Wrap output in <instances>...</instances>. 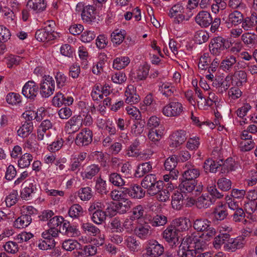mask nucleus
Returning <instances> with one entry per match:
<instances>
[{"label":"nucleus","mask_w":257,"mask_h":257,"mask_svg":"<svg viewBox=\"0 0 257 257\" xmlns=\"http://www.w3.org/2000/svg\"><path fill=\"white\" fill-rule=\"evenodd\" d=\"M187 249L180 248L178 254L180 257H211L208 252H202L206 248V243L200 237L189 236L187 239Z\"/></svg>","instance_id":"1"},{"label":"nucleus","mask_w":257,"mask_h":257,"mask_svg":"<svg viewBox=\"0 0 257 257\" xmlns=\"http://www.w3.org/2000/svg\"><path fill=\"white\" fill-rule=\"evenodd\" d=\"M162 181L157 180L154 174L146 175L141 182V186L147 190V193L150 196H154L160 191V186H162Z\"/></svg>","instance_id":"2"},{"label":"nucleus","mask_w":257,"mask_h":257,"mask_svg":"<svg viewBox=\"0 0 257 257\" xmlns=\"http://www.w3.org/2000/svg\"><path fill=\"white\" fill-rule=\"evenodd\" d=\"M229 47L228 41L222 37H217L211 39L209 45L210 53L216 56L220 55Z\"/></svg>","instance_id":"3"},{"label":"nucleus","mask_w":257,"mask_h":257,"mask_svg":"<svg viewBox=\"0 0 257 257\" xmlns=\"http://www.w3.org/2000/svg\"><path fill=\"white\" fill-rule=\"evenodd\" d=\"M179 188L182 192L192 193L193 195L197 196L203 190L201 183L197 184L196 180L185 179L179 185Z\"/></svg>","instance_id":"4"},{"label":"nucleus","mask_w":257,"mask_h":257,"mask_svg":"<svg viewBox=\"0 0 257 257\" xmlns=\"http://www.w3.org/2000/svg\"><path fill=\"white\" fill-rule=\"evenodd\" d=\"M40 94L44 98H48L52 95L55 90V81L49 75H45L41 82Z\"/></svg>","instance_id":"5"},{"label":"nucleus","mask_w":257,"mask_h":257,"mask_svg":"<svg viewBox=\"0 0 257 257\" xmlns=\"http://www.w3.org/2000/svg\"><path fill=\"white\" fill-rule=\"evenodd\" d=\"M183 111V107L180 102L171 101L163 107L162 112L166 116L177 117L180 115Z\"/></svg>","instance_id":"6"},{"label":"nucleus","mask_w":257,"mask_h":257,"mask_svg":"<svg viewBox=\"0 0 257 257\" xmlns=\"http://www.w3.org/2000/svg\"><path fill=\"white\" fill-rule=\"evenodd\" d=\"M184 11L185 8L181 4H177L170 9L169 16L170 18H174V23L179 24L184 21H188L190 19L189 16L184 15Z\"/></svg>","instance_id":"7"},{"label":"nucleus","mask_w":257,"mask_h":257,"mask_svg":"<svg viewBox=\"0 0 257 257\" xmlns=\"http://www.w3.org/2000/svg\"><path fill=\"white\" fill-rule=\"evenodd\" d=\"M164 252L163 245L155 239L148 241L146 247V253L150 257H160Z\"/></svg>","instance_id":"8"},{"label":"nucleus","mask_w":257,"mask_h":257,"mask_svg":"<svg viewBox=\"0 0 257 257\" xmlns=\"http://www.w3.org/2000/svg\"><path fill=\"white\" fill-rule=\"evenodd\" d=\"M92 132L89 129L85 128L77 135L75 143L79 147L88 145L92 141Z\"/></svg>","instance_id":"9"},{"label":"nucleus","mask_w":257,"mask_h":257,"mask_svg":"<svg viewBox=\"0 0 257 257\" xmlns=\"http://www.w3.org/2000/svg\"><path fill=\"white\" fill-rule=\"evenodd\" d=\"M162 237L170 245L173 246L176 245L178 242V235L175 227L173 225H169L162 233Z\"/></svg>","instance_id":"10"},{"label":"nucleus","mask_w":257,"mask_h":257,"mask_svg":"<svg viewBox=\"0 0 257 257\" xmlns=\"http://www.w3.org/2000/svg\"><path fill=\"white\" fill-rule=\"evenodd\" d=\"M183 177L184 179L195 180L200 175V171L190 162H187L183 167Z\"/></svg>","instance_id":"11"},{"label":"nucleus","mask_w":257,"mask_h":257,"mask_svg":"<svg viewBox=\"0 0 257 257\" xmlns=\"http://www.w3.org/2000/svg\"><path fill=\"white\" fill-rule=\"evenodd\" d=\"M122 193L133 198L141 199L145 196L146 191L137 184L131 185L129 187H123Z\"/></svg>","instance_id":"12"},{"label":"nucleus","mask_w":257,"mask_h":257,"mask_svg":"<svg viewBox=\"0 0 257 257\" xmlns=\"http://www.w3.org/2000/svg\"><path fill=\"white\" fill-rule=\"evenodd\" d=\"M81 8H83L81 17L84 22L90 24L95 20V8L93 6L88 5L84 7L81 3H79L77 5L76 8L81 9Z\"/></svg>","instance_id":"13"},{"label":"nucleus","mask_w":257,"mask_h":257,"mask_svg":"<svg viewBox=\"0 0 257 257\" xmlns=\"http://www.w3.org/2000/svg\"><path fill=\"white\" fill-rule=\"evenodd\" d=\"M83 118L80 115H74L66 123L65 130L69 134L77 132L82 126Z\"/></svg>","instance_id":"14"},{"label":"nucleus","mask_w":257,"mask_h":257,"mask_svg":"<svg viewBox=\"0 0 257 257\" xmlns=\"http://www.w3.org/2000/svg\"><path fill=\"white\" fill-rule=\"evenodd\" d=\"M38 86L33 81H28L24 86L22 93L26 97L34 99L38 92Z\"/></svg>","instance_id":"15"},{"label":"nucleus","mask_w":257,"mask_h":257,"mask_svg":"<svg viewBox=\"0 0 257 257\" xmlns=\"http://www.w3.org/2000/svg\"><path fill=\"white\" fill-rule=\"evenodd\" d=\"M195 22L201 27L207 28L212 23V18L208 12L201 11L196 15Z\"/></svg>","instance_id":"16"},{"label":"nucleus","mask_w":257,"mask_h":257,"mask_svg":"<svg viewBox=\"0 0 257 257\" xmlns=\"http://www.w3.org/2000/svg\"><path fill=\"white\" fill-rule=\"evenodd\" d=\"M245 243L244 237L239 236L235 238L229 239V242H227L226 245H224V248L227 251H234L236 249L243 247Z\"/></svg>","instance_id":"17"},{"label":"nucleus","mask_w":257,"mask_h":257,"mask_svg":"<svg viewBox=\"0 0 257 257\" xmlns=\"http://www.w3.org/2000/svg\"><path fill=\"white\" fill-rule=\"evenodd\" d=\"M186 131L179 130L174 133L171 137V143L170 146L172 148H176L182 144L187 139Z\"/></svg>","instance_id":"18"},{"label":"nucleus","mask_w":257,"mask_h":257,"mask_svg":"<svg viewBox=\"0 0 257 257\" xmlns=\"http://www.w3.org/2000/svg\"><path fill=\"white\" fill-rule=\"evenodd\" d=\"M134 233L139 238L145 239L151 234V226L146 222L139 224L135 228Z\"/></svg>","instance_id":"19"},{"label":"nucleus","mask_w":257,"mask_h":257,"mask_svg":"<svg viewBox=\"0 0 257 257\" xmlns=\"http://www.w3.org/2000/svg\"><path fill=\"white\" fill-rule=\"evenodd\" d=\"M215 199L208 195L202 194L196 201V206L199 209L207 208L215 202Z\"/></svg>","instance_id":"20"},{"label":"nucleus","mask_w":257,"mask_h":257,"mask_svg":"<svg viewBox=\"0 0 257 257\" xmlns=\"http://www.w3.org/2000/svg\"><path fill=\"white\" fill-rule=\"evenodd\" d=\"M185 203V199L181 192H175L172 196L171 205L174 209L180 210Z\"/></svg>","instance_id":"21"},{"label":"nucleus","mask_w":257,"mask_h":257,"mask_svg":"<svg viewBox=\"0 0 257 257\" xmlns=\"http://www.w3.org/2000/svg\"><path fill=\"white\" fill-rule=\"evenodd\" d=\"M257 24V15L255 13H252L250 16L243 18L241 27L245 31H248Z\"/></svg>","instance_id":"22"},{"label":"nucleus","mask_w":257,"mask_h":257,"mask_svg":"<svg viewBox=\"0 0 257 257\" xmlns=\"http://www.w3.org/2000/svg\"><path fill=\"white\" fill-rule=\"evenodd\" d=\"M213 214L217 220H224L228 215L226 204L219 202L214 208Z\"/></svg>","instance_id":"23"},{"label":"nucleus","mask_w":257,"mask_h":257,"mask_svg":"<svg viewBox=\"0 0 257 257\" xmlns=\"http://www.w3.org/2000/svg\"><path fill=\"white\" fill-rule=\"evenodd\" d=\"M211 221L204 218H197L193 221V226L195 230L203 232L211 225Z\"/></svg>","instance_id":"24"},{"label":"nucleus","mask_w":257,"mask_h":257,"mask_svg":"<svg viewBox=\"0 0 257 257\" xmlns=\"http://www.w3.org/2000/svg\"><path fill=\"white\" fill-rule=\"evenodd\" d=\"M111 205L106 203L100 202L99 201H95L90 203V206L88 208L89 212H93L95 210H105L108 213H110V210L112 209L111 207Z\"/></svg>","instance_id":"25"},{"label":"nucleus","mask_w":257,"mask_h":257,"mask_svg":"<svg viewBox=\"0 0 257 257\" xmlns=\"http://www.w3.org/2000/svg\"><path fill=\"white\" fill-rule=\"evenodd\" d=\"M31 222V216L29 214H23L15 221L14 226L17 228H24L27 227Z\"/></svg>","instance_id":"26"},{"label":"nucleus","mask_w":257,"mask_h":257,"mask_svg":"<svg viewBox=\"0 0 257 257\" xmlns=\"http://www.w3.org/2000/svg\"><path fill=\"white\" fill-rule=\"evenodd\" d=\"M159 90L163 96L168 98L174 95V93L176 91L175 87L171 84L165 82L160 86Z\"/></svg>","instance_id":"27"},{"label":"nucleus","mask_w":257,"mask_h":257,"mask_svg":"<svg viewBox=\"0 0 257 257\" xmlns=\"http://www.w3.org/2000/svg\"><path fill=\"white\" fill-rule=\"evenodd\" d=\"M27 6L37 12H41L45 10L46 3L45 0H29Z\"/></svg>","instance_id":"28"},{"label":"nucleus","mask_w":257,"mask_h":257,"mask_svg":"<svg viewBox=\"0 0 257 257\" xmlns=\"http://www.w3.org/2000/svg\"><path fill=\"white\" fill-rule=\"evenodd\" d=\"M33 128L32 122L25 121L18 130V135L22 138H26L33 132Z\"/></svg>","instance_id":"29"},{"label":"nucleus","mask_w":257,"mask_h":257,"mask_svg":"<svg viewBox=\"0 0 257 257\" xmlns=\"http://www.w3.org/2000/svg\"><path fill=\"white\" fill-rule=\"evenodd\" d=\"M188 219L186 218H179L173 221V227H175L176 231L183 232L189 228L188 224Z\"/></svg>","instance_id":"30"},{"label":"nucleus","mask_w":257,"mask_h":257,"mask_svg":"<svg viewBox=\"0 0 257 257\" xmlns=\"http://www.w3.org/2000/svg\"><path fill=\"white\" fill-rule=\"evenodd\" d=\"M221 166L219 162H215L211 159L205 160L203 165V168L206 173H215L217 169Z\"/></svg>","instance_id":"31"},{"label":"nucleus","mask_w":257,"mask_h":257,"mask_svg":"<svg viewBox=\"0 0 257 257\" xmlns=\"http://www.w3.org/2000/svg\"><path fill=\"white\" fill-rule=\"evenodd\" d=\"M139 140H136L128 148L126 151V155L130 157H138L140 155Z\"/></svg>","instance_id":"32"},{"label":"nucleus","mask_w":257,"mask_h":257,"mask_svg":"<svg viewBox=\"0 0 257 257\" xmlns=\"http://www.w3.org/2000/svg\"><path fill=\"white\" fill-rule=\"evenodd\" d=\"M235 80V85L239 87L247 81V74L244 71L239 70L235 72L233 75V80Z\"/></svg>","instance_id":"33"},{"label":"nucleus","mask_w":257,"mask_h":257,"mask_svg":"<svg viewBox=\"0 0 257 257\" xmlns=\"http://www.w3.org/2000/svg\"><path fill=\"white\" fill-rule=\"evenodd\" d=\"M106 211L101 210H95L92 212L91 219L93 222L97 224H101L106 219Z\"/></svg>","instance_id":"34"},{"label":"nucleus","mask_w":257,"mask_h":257,"mask_svg":"<svg viewBox=\"0 0 257 257\" xmlns=\"http://www.w3.org/2000/svg\"><path fill=\"white\" fill-rule=\"evenodd\" d=\"M130 62L128 57H120L113 61V67L116 70H120L125 67Z\"/></svg>","instance_id":"35"},{"label":"nucleus","mask_w":257,"mask_h":257,"mask_svg":"<svg viewBox=\"0 0 257 257\" xmlns=\"http://www.w3.org/2000/svg\"><path fill=\"white\" fill-rule=\"evenodd\" d=\"M83 213L82 207L78 204L72 205L69 208L68 214L70 217L73 218H78Z\"/></svg>","instance_id":"36"},{"label":"nucleus","mask_w":257,"mask_h":257,"mask_svg":"<svg viewBox=\"0 0 257 257\" xmlns=\"http://www.w3.org/2000/svg\"><path fill=\"white\" fill-rule=\"evenodd\" d=\"M35 37L39 41H49L51 39V33L46 28L42 29L36 31Z\"/></svg>","instance_id":"37"},{"label":"nucleus","mask_w":257,"mask_h":257,"mask_svg":"<svg viewBox=\"0 0 257 257\" xmlns=\"http://www.w3.org/2000/svg\"><path fill=\"white\" fill-rule=\"evenodd\" d=\"M151 224L154 227L164 226L167 222V217L162 214H157L150 220Z\"/></svg>","instance_id":"38"},{"label":"nucleus","mask_w":257,"mask_h":257,"mask_svg":"<svg viewBox=\"0 0 257 257\" xmlns=\"http://www.w3.org/2000/svg\"><path fill=\"white\" fill-rule=\"evenodd\" d=\"M152 169V165L150 162H146L140 164L136 171L137 177H141L146 173L149 172Z\"/></svg>","instance_id":"39"},{"label":"nucleus","mask_w":257,"mask_h":257,"mask_svg":"<svg viewBox=\"0 0 257 257\" xmlns=\"http://www.w3.org/2000/svg\"><path fill=\"white\" fill-rule=\"evenodd\" d=\"M150 66L147 64L141 65L137 71L136 78L139 80H145L148 76Z\"/></svg>","instance_id":"40"},{"label":"nucleus","mask_w":257,"mask_h":257,"mask_svg":"<svg viewBox=\"0 0 257 257\" xmlns=\"http://www.w3.org/2000/svg\"><path fill=\"white\" fill-rule=\"evenodd\" d=\"M33 157L29 153L24 154L18 161V166L21 168L28 167L32 161Z\"/></svg>","instance_id":"41"},{"label":"nucleus","mask_w":257,"mask_h":257,"mask_svg":"<svg viewBox=\"0 0 257 257\" xmlns=\"http://www.w3.org/2000/svg\"><path fill=\"white\" fill-rule=\"evenodd\" d=\"M177 165V157L175 155L169 157L165 162L164 167L166 170L170 172L178 171L175 169Z\"/></svg>","instance_id":"42"},{"label":"nucleus","mask_w":257,"mask_h":257,"mask_svg":"<svg viewBox=\"0 0 257 257\" xmlns=\"http://www.w3.org/2000/svg\"><path fill=\"white\" fill-rule=\"evenodd\" d=\"M241 40L246 45H253L257 43V35L254 33H245L241 36Z\"/></svg>","instance_id":"43"},{"label":"nucleus","mask_w":257,"mask_h":257,"mask_svg":"<svg viewBox=\"0 0 257 257\" xmlns=\"http://www.w3.org/2000/svg\"><path fill=\"white\" fill-rule=\"evenodd\" d=\"M243 15L238 11H235L229 15V22L234 25H237L242 23Z\"/></svg>","instance_id":"44"},{"label":"nucleus","mask_w":257,"mask_h":257,"mask_svg":"<svg viewBox=\"0 0 257 257\" xmlns=\"http://www.w3.org/2000/svg\"><path fill=\"white\" fill-rule=\"evenodd\" d=\"M132 202L127 199L121 200L116 205V208L119 213L123 214L130 210Z\"/></svg>","instance_id":"45"},{"label":"nucleus","mask_w":257,"mask_h":257,"mask_svg":"<svg viewBox=\"0 0 257 257\" xmlns=\"http://www.w3.org/2000/svg\"><path fill=\"white\" fill-rule=\"evenodd\" d=\"M109 180L115 186L122 187L125 185V182L123 179L119 174L116 173H111L109 175Z\"/></svg>","instance_id":"46"},{"label":"nucleus","mask_w":257,"mask_h":257,"mask_svg":"<svg viewBox=\"0 0 257 257\" xmlns=\"http://www.w3.org/2000/svg\"><path fill=\"white\" fill-rule=\"evenodd\" d=\"M209 38V34L204 30H200L196 32L194 39L196 43L201 44L208 41Z\"/></svg>","instance_id":"47"},{"label":"nucleus","mask_w":257,"mask_h":257,"mask_svg":"<svg viewBox=\"0 0 257 257\" xmlns=\"http://www.w3.org/2000/svg\"><path fill=\"white\" fill-rule=\"evenodd\" d=\"M236 62V58L233 56L226 57L220 64V68L223 70H229Z\"/></svg>","instance_id":"48"},{"label":"nucleus","mask_w":257,"mask_h":257,"mask_svg":"<svg viewBox=\"0 0 257 257\" xmlns=\"http://www.w3.org/2000/svg\"><path fill=\"white\" fill-rule=\"evenodd\" d=\"M97 252V246L94 245L88 244L84 247L81 251L78 252V255H85L86 256H92Z\"/></svg>","instance_id":"49"},{"label":"nucleus","mask_w":257,"mask_h":257,"mask_svg":"<svg viewBox=\"0 0 257 257\" xmlns=\"http://www.w3.org/2000/svg\"><path fill=\"white\" fill-rule=\"evenodd\" d=\"M135 222V220L131 217L126 218L122 224L123 230H125L126 232L129 233L135 232L136 227Z\"/></svg>","instance_id":"50"},{"label":"nucleus","mask_w":257,"mask_h":257,"mask_svg":"<svg viewBox=\"0 0 257 257\" xmlns=\"http://www.w3.org/2000/svg\"><path fill=\"white\" fill-rule=\"evenodd\" d=\"M36 190V187L33 184H30L28 186L25 187L22 191L21 196L22 199L28 200L29 198L32 197V195L35 193Z\"/></svg>","instance_id":"51"},{"label":"nucleus","mask_w":257,"mask_h":257,"mask_svg":"<svg viewBox=\"0 0 257 257\" xmlns=\"http://www.w3.org/2000/svg\"><path fill=\"white\" fill-rule=\"evenodd\" d=\"M80 244L77 241L73 239H68L65 240L62 244V247L66 250L72 251L77 248Z\"/></svg>","instance_id":"52"},{"label":"nucleus","mask_w":257,"mask_h":257,"mask_svg":"<svg viewBox=\"0 0 257 257\" xmlns=\"http://www.w3.org/2000/svg\"><path fill=\"white\" fill-rule=\"evenodd\" d=\"M217 186L218 188L223 191L229 190L231 187V181L226 178H221L217 181Z\"/></svg>","instance_id":"53"},{"label":"nucleus","mask_w":257,"mask_h":257,"mask_svg":"<svg viewBox=\"0 0 257 257\" xmlns=\"http://www.w3.org/2000/svg\"><path fill=\"white\" fill-rule=\"evenodd\" d=\"M78 196L83 201L90 200L92 196L91 189L88 187L81 188L78 192Z\"/></svg>","instance_id":"54"},{"label":"nucleus","mask_w":257,"mask_h":257,"mask_svg":"<svg viewBox=\"0 0 257 257\" xmlns=\"http://www.w3.org/2000/svg\"><path fill=\"white\" fill-rule=\"evenodd\" d=\"M82 227L83 230L90 235H95L99 232V229L90 223H84L82 224Z\"/></svg>","instance_id":"55"},{"label":"nucleus","mask_w":257,"mask_h":257,"mask_svg":"<svg viewBox=\"0 0 257 257\" xmlns=\"http://www.w3.org/2000/svg\"><path fill=\"white\" fill-rule=\"evenodd\" d=\"M100 171V167L97 165L92 164L89 166L86 170L85 177L91 179L95 176Z\"/></svg>","instance_id":"56"},{"label":"nucleus","mask_w":257,"mask_h":257,"mask_svg":"<svg viewBox=\"0 0 257 257\" xmlns=\"http://www.w3.org/2000/svg\"><path fill=\"white\" fill-rule=\"evenodd\" d=\"M95 188L96 191L101 194H106L108 192L105 181L100 177L96 180Z\"/></svg>","instance_id":"57"},{"label":"nucleus","mask_w":257,"mask_h":257,"mask_svg":"<svg viewBox=\"0 0 257 257\" xmlns=\"http://www.w3.org/2000/svg\"><path fill=\"white\" fill-rule=\"evenodd\" d=\"M125 95L126 97L125 102L127 103L136 104L139 102L141 99L139 95L131 92L130 90L125 91Z\"/></svg>","instance_id":"58"},{"label":"nucleus","mask_w":257,"mask_h":257,"mask_svg":"<svg viewBox=\"0 0 257 257\" xmlns=\"http://www.w3.org/2000/svg\"><path fill=\"white\" fill-rule=\"evenodd\" d=\"M163 133L160 130H150L148 133V138L151 141L156 143L162 138Z\"/></svg>","instance_id":"59"},{"label":"nucleus","mask_w":257,"mask_h":257,"mask_svg":"<svg viewBox=\"0 0 257 257\" xmlns=\"http://www.w3.org/2000/svg\"><path fill=\"white\" fill-rule=\"evenodd\" d=\"M137 120L132 127V131L134 134L138 136L143 132L146 122L144 120H141V119Z\"/></svg>","instance_id":"60"},{"label":"nucleus","mask_w":257,"mask_h":257,"mask_svg":"<svg viewBox=\"0 0 257 257\" xmlns=\"http://www.w3.org/2000/svg\"><path fill=\"white\" fill-rule=\"evenodd\" d=\"M157 199L162 202H165L168 200L170 197V192L169 190L167 189H163V185L160 186V189L157 193Z\"/></svg>","instance_id":"61"},{"label":"nucleus","mask_w":257,"mask_h":257,"mask_svg":"<svg viewBox=\"0 0 257 257\" xmlns=\"http://www.w3.org/2000/svg\"><path fill=\"white\" fill-rule=\"evenodd\" d=\"M144 209L143 206L139 205L133 209L132 215L130 216L134 220H137L143 216Z\"/></svg>","instance_id":"62"},{"label":"nucleus","mask_w":257,"mask_h":257,"mask_svg":"<svg viewBox=\"0 0 257 257\" xmlns=\"http://www.w3.org/2000/svg\"><path fill=\"white\" fill-rule=\"evenodd\" d=\"M111 41L113 44L119 45L124 39L123 35L118 30H115L111 35Z\"/></svg>","instance_id":"63"},{"label":"nucleus","mask_w":257,"mask_h":257,"mask_svg":"<svg viewBox=\"0 0 257 257\" xmlns=\"http://www.w3.org/2000/svg\"><path fill=\"white\" fill-rule=\"evenodd\" d=\"M5 250L8 253H15L18 250L17 243L14 241H8L4 245Z\"/></svg>","instance_id":"64"}]
</instances>
